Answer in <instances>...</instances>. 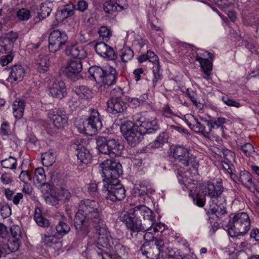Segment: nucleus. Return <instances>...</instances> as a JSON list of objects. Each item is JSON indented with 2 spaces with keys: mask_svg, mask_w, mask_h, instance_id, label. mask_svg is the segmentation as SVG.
<instances>
[{
  "mask_svg": "<svg viewBox=\"0 0 259 259\" xmlns=\"http://www.w3.org/2000/svg\"><path fill=\"white\" fill-rule=\"evenodd\" d=\"M75 92L78 97L81 99L88 100L92 98L93 92L86 86H79L75 88Z\"/></svg>",
  "mask_w": 259,
  "mask_h": 259,
  "instance_id": "nucleus-33",
  "label": "nucleus"
},
{
  "mask_svg": "<svg viewBox=\"0 0 259 259\" xmlns=\"http://www.w3.org/2000/svg\"><path fill=\"white\" fill-rule=\"evenodd\" d=\"M137 126L142 130V132L145 134L151 133V130L155 131L158 128V121L155 118H151L146 121L138 120L136 121Z\"/></svg>",
  "mask_w": 259,
  "mask_h": 259,
  "instance_id": "nucleus-23",
  "label": "nucleus"
},
{
  "mask_svg": "<svg viewBox=\"0 0 259 259\" xmlns=\"http://www.w3.org/2000/svg\"><path fill=\"white\" fill-rule=\"evenodd\" d=\"M58 234L63 236L67 234L70 231V227L68 224L63 222H59L56 227Z\"/></svg>",
  "mask_w": 259,
  "mask_h": 259,
  "instance_id": "nucleus-46",
  "label": "nucleus"
},
{
  "mask_svg": "<svg viewBox=\"0 0 259 259\" xmlns=\"http://www.w3.org/2000/svg\"><path fill=\"white\" fill-rule=\"evenodd\" d=\"M210 54L204 50H198L195 56V60L200 64V67L204 74L203 78L207 80L211 79V74L212 70V62L208 60L207 57L211 58Z\"/></svg>",
  "mask_w": 259,
  "mask_h": 259,
  "instance_id": "nucleus-9",
  "label": "nucleus"
},
{
  "mask_svg": "<svg viewBox=\"0 0 259 259\" xmlns=\"http://www.w3.org/2000/svg\"><path fill=\"white\" fill-rule=\"evenodd\" d=\"M103 177L105 197L112 202L120 201L125 197V190L118 178L122 174V166L112 159H107L100 165Z\"/></svg>",
  "mask_w": 259,
  "mask_h": 259,
  "instance_id": "nucleus-3",
  "label": "nucleus"
},
{
  "mask_svg": "<svg viewBox=\"0 0 259 259\" xmlns=\"http://www.w3.org/2000/svg\"><path fill=\"white\" fill-rule=\"evenodd\" d=\"M46 202L52 205H55L59 203L60 202L58 199V197L55 193L51 194V195L46 196L45 198Z\"/></svg>",
  "mask_w": 259,
  "mask_h": 259,
  "instance_id": "nucleus-55",
  "label": "nucleus"
},
{
  "mask_svg": "<svg viewBox=\"0 0 259 259\" xmlns=\"http://www.w3.org/2000/svg\"><path fill=\"white\" fill-rule=\"evenodd\" d=\"M74 225L79 236H86L91 226L95 228V240L98 245L110 250L112 248L111 235L103 218L102 210L99 203L95 200L85 199L80 201L79 209L76 213Z\"/></svg>",
  "mask_w": 259,
  "mask_h": 259,
  "instance_id": "nucleus-2",
  "label": "nucleus"
},
{
  "mask_svg": "<svg viewBox=\"0 0 259 259\" xmlns=\"http://www.w3.org/2000/svg\"><path fill=\"white\" fill-rule=\"evenodd\" d=\"M1 180L2 182L5 185L9 184L12 181L10 175L7 172H4L2 175Z\"/></svg>",
  "mask_w": 259,
  "mask_h": 259,
  "instance_id": "nucleus-63",
  "label": "nucleus"
},
{
  "mask_svg": "<svg viewBox=\"0 0 259 259\" xmlns=\"http://www.w3.org/2000/svg\"><path fill=\"white\" fill-rule=\"evenodd\" d=\"M7 80L10 82L21 81L25 75V70L21 64H16L10 67Z\"/></svg>",
  "mask_w": 259,
  "mask_h": 259,
  "instance_id": "nucleus-19",
  "label": "nucleus"
},
{
  "mask_svg": "<svg viewBox=\"0 0 259 259\" xmlns=\"http://www.w3.org/2000/svg\"><path fill=\"white\" fill-rule=\"evenodd\" d=\"M50 65L49 56L44 55H39L35 62V66L39 73H44L47 71Z\"/></svg>",
  "mask_w": 259,
  "mask_h": 259,
  "instance_id": "nucleus-28",
  "label": "nucleus"
},
{
  "mask_svg": "<svg viewBox=\"0 0 259 259\" xmlns=\"http://www.w3.org/2000/svg\"><path fill=\"white\" fill-rule=\"evenodd\" d=\"M20 245V239L12 238L9 240L8 244H4V248L7 250V249L10 250L11 252H14L18 250Z\"/></svg>",
  "mask_w": 259,
  "mask_h": 259,
  "instance_id": "nucleus-44",
  "label": "nucleus"
},
{
  "mask_svg": "<svg viewBox=\"0 0 259 259\" xmlns=\"http://www.w3.org/2000/svg\"><path fill=\"white\" fill-rule=\"evenodd\" d=\"M1 214L4 218L9 217L11 214V208L9 205H4L1 208Z\"/></svg>",
  "mask_w": 259,
  "mask_h": 259,
  "instance_id": "nucleus-61",
  "label": "nucleus"
},
{
  "mask_svg": "<svg viewBox=\"0 0 259 259\" xmlns=\"http://www.w3.org/2000/svg\"><path fill=\"white\" fill-rule=\"evenodd\" d=\"M25 103L23 99H16L12 105L13 113L16 119L22 118L25 110Z\"/></svg>",
  "mask_w": 259,
  "mask_h": 259,
  "instance_id": "nucleus-26",
  "label": "nucleus"
},
{
  "mask_svg": "<svg viewBox=\"0 0 259 259\" xmlns=\"http://www.w3.org/2000/svg\"><path fill=\"white\" fill-rule=\"evenodd\" d=\"M17 17L20 20L26 21L30 19L31 13L28 9L22 8L17 11Z\"/></svg>",
  "mask_w": 259,
  "mask_h": 259,
  "instance_id": "nucleus-47",
  "label": "nucleus"
},
{
  "mask_svg": "<svg viewBox=\"0 0 259 259\" xmlns=\"http://www.w3.org/2000/svg\"><path fill=\"white\" fill-rule=\"evenodd\" d=\"M100 37L102 39H108L111 35V32L110 29L106 26H101L98 31Z\"/></svg>",
  "mask_w": 259,
  "mask_h": 259,
  "instance_id": "nucleus-49",
  "label": "nucleus"
},
{
  "mask_svg": "<svg viewBox=\"0 0 259 259\" xmlns=\"http://www.w3.org/2000/svg\"><path fill=\"white\" fill-rule=\"evenodd\" d=\"M89 73L97 82V84L102 83L104 85L110 86L116 81L117 75L115 69L111 66L104 68L93 66L89 69Z\"/></svg>",
  "mask_w": 259,
  "mask_h": 259,
  "instance_id": "nucleus-5",
  "label": "nucleus"
},
{
  "mask_svg": "<svg viewBox=\"0 0 259 259\" xmlns=\"http://www.w3.org/2000/svg\"><path fill=\"white\" fill-rule=\"evenodd\" d=\"M48 118L53 122L55 127L62 129L67 123V117L65 111L60 109H52L48 112Z\"/></svg>",
  "mask_w": 259,
  "mask_h": 259,
  "instance_id": "nucleus-13",
  "label": "nucleus"
},
{
  "mask_svg": "<svg viewBox=\"0 0 259 259\" xmlns=\"http://www.w3.org/2000/svg\"><path fill=\"white\" fill-rule=\"evenodd\" d=\"M207 125L209 127V132L212 128H219L227 122V119L223 117H219L213 122L210 120H205Z\"/></svg>",
  "mask_w": 259,
  "mask_h": 259,
  "instance_id": "nucleus-41",
  "label": "nucleus"
},
{
  "mask_svg": "<svg viewBox=\"0 0 259 259\" xmlns=\"http://www.w3.org/2000/svg\"><path fill=\"white\" fill-rule=\"evenodd\" d=\"M75 6V10L79 11L81 12H84L88 8V4L83 0H80Z\"/></svg>",
  "mask_w": 259,
  "mask_h": 259,
  "instance_id": "nucleus-57",
  "label": "nucleus"
},
{
  "mask_svg": "<svg viewBox=\"0 0 259 259\" xmlns=\"http://www.w3.org/2000/svg\"><path fill=\"white\" fill-rule=\"evenodd\" d=\"M241 149L244 153L247 156H250L254 152V148L250 143H246L241 147Z\"/></svg>",
  "mask_w": 259,
  "mask_h": 259,
  "instance_id": "nucleus-56",
  "label": "nucleus"
},
{
  "mask_svg": "<svg viewBox=\"0 0 259 259\" xmlns=\"http://www.w3.org/2000/svg\"><path fill=\"white\" fill-rule=\"evenodd\" d=\"M147 60L154 64V66H156V65H159V59L157 56L152 51L148 50L147 52Z\"/></svg>",
  "mask_w": 259,
  "mask_h": 259,
  "instance_id": "nucleus-54",
  "label": "nucleus"
},
{
  "mask_svg": "<svg viewBox=\"0 0 259 259\" xmlns=\"http://www.w3.org/2000/svg\"><path fill=\"white\" fill-rule=\"evenodd\" d=\"M7 55H4L1 58V64L2 66H5L12 61L14 55L13 52L7 53Z\"/></svg>",
  "mask_w": 259,
  "mask_h": 259,
  "instance_id": "nucleus-53",
  "label": "nucleus"
},
{
  "mask_svg": "<svg viewBox=\"0 0 259 259\" xmlns=\"http://www.w3.org/2000/svg\"><path fill=\"white\" fill-rule=\"evenodd\" d=\"M41 161L45 166H50L55 161V155L52 151H48L41 154Z\"/></svg>",
  "mask_w": 259,
  "mask_h": 259,
  "instance_id": "nucleus-36",
  "label": "nucleus"
},
{
  "mask_svg": "<svg viewBox=\"0 0 259 259\" xmlns=\"http://www.w3.org/2000/svg\"><path fill=\"white\" fill-rule=\"evenodd\" d=\"M154 246L160 251L161 254L165 250V249L169 248L165 246L163 240L161 239L155 240V245Z\"/></svg>",
  "mask_w": 259,
  "mask_h": 259,
  "instance_id": "nucleus-59",
  "label": "nucleus"
},
{
  "mask_svg": "<svg viewBox=\"0 0 259 259\" xmlns=\"http://www.w3.org/2000/svg\"><path fill=\"white\" fill-rule=\"evenodd\" d=\"M68 36L64 31L53 30L49 37V49L52 52L60 50L66 44Z\"/></svg>",
  "mask_w": 259,
  "mask_h": 259,
  "instance_id": "nucleus-10",
  "label": "nucleus"
},
{
  "mask_svg": "<svg viewBox=\"0 0 259 259\" xmlns=\"http://www.w3.org/2000/svg\"><path fill=\"white\" fill-rule=\"evenodd\" d=\"M41 241L45 246L54 249L60 248L62 246L61 242L56 237V235L49 231L41 235Z\"/></svg>",
  "mask_w": 259,
  "mask_h": 259,
  "instance_id": "nucleus-22",
  "label": "nucleus"
},
{
  "mask_svg": "<svg viewBox=\"0 0 259 259\" xmlns=\"http://www.w3.org/2000/svg\"><path fill=\"white\" fill-rule=\"evenodd\" d=\"M239 181L246 187H250L252 184V176L247 171H241L240 172Z\"/></svg>",
  "mask_w": 259,
  "mask_h": 259,
  "instance_id": "nucleus-39",
  "label": "nucleus"
},
{
  "mask_svg": "<svg viewBox=\"0 0 259 259\" xmlns=\"http://www.w3.org/2000/svg\"><path fill=\"white\" fill-rule=\"evenodd\" d=\"M49 92L52 97L62 99L67 95L65 83L60 79L55 80L49 88Z\"/></svg>",
  "mask_w": 259,
  "mask_h": 259,
  "instance_id": "nucleus-17",
  "label": "nucleus"
},
{
  "mask_svg": "<svg viewBox=\"0 0 259 259\" xmlns=\"http://www.w3.org/2000/svg\"><path fill=\"white\" fill-rule=\"evenodd\" d=\"M134 194L135 196H139L141 197L140 200L141 201H146L149 198V195L147 194L145 183H141L138 185H136L134 188Z\"/></svg>",
  "mask_w": 259,
  "mask_h": 259,
  "instance_id": "nucleus-32",
  "label": "nucleus"
},
{
  "mask_svg": "<svg viewBox=\"0 0 259 259\" xmlns=\"http://www.w3.org/2000/svg\"><path fill=\"white\" fill-rule=\"evenodd\" d=\"M107 105L108 112L112 114L122 112L126 108L125 103L119 97H111Z\"/></svg>",
  "mask_w": 259,
  "mask_h": 259,
  "instance_id": "nucleus-20",
  "label": "nucleus"
},
{
  "mask_svg": "<svg viewBox=\"0 0 259 259\" xmlns=\"http://www.w3.org/2000/svg\"><path fill=\"white\" fill-rule=\"evenodd\" d=\"M128 7L126 0H108L103 5L104 11L109 14L126 10Z\"/></svg>",
  "mask_w": 259,
  "mask_h": 259,
  "instance_id": "nucleus-16",
  "label": "nucleus"
},
{
  "mask_svg": "<svg viewBox=\"0 0 259 259\" xmlns=\"http://www.w3.org/2000/svg\"><path fill=\"white\" fill-rule=\"evenodd\" d=\"M85 144L84 140L77 138L72 144V148L76 151V156L79 162L81 163L88 164L92 159V155L85 146Z\"/></svg>",
  "mask_w": 259,
  "mask_h": 259,
  "instance_id": "nucleus-11",
  "label": "nucleus"
},
{
  "mask_svg": "<svg viewBox=\"0 0 259 259\" xmlns=\"http://www.w3.org/2000/svg\"><path fill=\"white\" fill-rule=\"evenodd\" d=\"M2 167L5 169H15L17 166V160L14 157L9 156L8 158L4 157L1 160Z\"/></svg>",
  "mask_w": 259,
  "mask_h": 259,
  "instance_id": "nucleus-35",
  "label": "nucleus"
},
{
  "mask_svg": "<svg viewBox=\"0 0 259 259\" xmlns=\"http://www.w3.org/2000/svg\"><path fill=\"white\" fill-rule=\"evenodd\" d=\"M23 198V194L21 192H19L14 195L11 200L15 205H17L22 201Z\"/></svg>",
  "mask_w": 259,
  "mask_h": 259,
  "instance_id": "nucleus-62",
  "label": "nucleus"
},
{
  "mask_svg": "<svg viewBox=\"0 0 259 259\" xmlns=\"http://www.w3.org/2000/svg\"><path fill=\"white\" fill-rule=\"evenodd\" d=\"M184 120L194 132L201 134L205 137H208L210 132L206 131L205 126L201 124L193 115L191 114L185 115L184 117Z\"/></svg>",
  "mask_w": 259,
  "mask_h": 259,
  "instance_id": "nucleus-15",
  "label": "nucleus"
},
{
  "mask_svg": "<svg viewBox=\"0 0 259 259\" xmlns=\"http://www.w3.org/2000/svg\"><path fill=\"white\" fill-rule=\"evenodd\" d=\"M17 38V33L13 31L3 34L0 38V52L3 53L13 52V44Z\"/></svg>",
  "mask_w": 259,
  "mask_h": 259,
  "instance_id": "nucleus-14",
  "label": "nucleus"
},
{
  "mask_svg": "<svg viewBox=\"0 0 259 259\" xmlns=\"http://www.w3.org/2000/svg\"><path fill=\"white\" fill-rule=\"evenodd\" d=\"M97 147L99 152L110 155L109 141L104 137L96 138Z\"/></svg>",
  "mask_w": 259,
  "mask_h": 259,
  "instance_id": "nucleus-29",
  "label": "nucleus"
},
{
  "mask_svg": "<svg viewBox=\"0 0 259 259\" xmlns=\"http://www.w3.org/2000/svg\"><path fill=\"white\" fill-rule=\"evenodd\" d=\"M19 168L21 169L20 174L19 175L20 181L25 184L29 183L31 181V177L29 172L27 170L22 169V165L19 166Z\"/></svg>",
  "mask_w": 259,
  "mask_h": 259,
  "instance_id": "nucleus-50",
  "label": "nucleus"
},
{
  "mask_svg": "<svg viewBox=\"0 0 259 259\" xmlns=\"http://www.w3.org/2000/svg\"><path fill=\"white\" fill-rule=\"evenodd\" d=\"M168 137L165 133H161L153 142L152 147L158 148L167 142Z\"/></svg>",
  "mask_w": 259,
  "mask_h": 259,
  "instance_id": "nucleus-45",
  "label": "nucleus"
},
{
  "mask_svg": "<svg viewBox=\"0 0 259 259\" xmlns=\"http://www.w3.org/2000/svg\"><path fill=\"white\" fill-rule=\"evenodd\" d=\"M137 122L133 123L127 121L122 124L120 126L121 132L126 140L128 144L131 146H135L141 141L143 135L142 130L137 126Z\"/></svg>",
  "mask_w": 259,
  "mask_h": 259,
  "instance_id": "nucleus-8",
  "label": "nucleus"
},
{
  "mask_svg": "<svg viewBox=\"0 0 259 259\" xmlns=\"http://www.w3.org/2000/svg\"><path fill=\"white\" fill-rule=\"evenodd\" d=\"M88 126H90L92 132L96 133L102 127V122L99 111L95 109L89 110V116L88 118Z\"/></svg>",
  "mask_w": 259,
  "mask_h": 259,
  "instance_id": "nucleus-18",
  "label": "nucleus"
},
{
  "mask_svg": "<svg viewBox=\"0 0 259 259\" xmlns=\"http://www.w3.org/2000/svg\"><path fill=\"white\" fill-rule=\"evenodd\" d=\"M1 133L5 136H8L12 134L11 129L10 128V124L6 121H4L1 126Z\"/></svg>",
  "mask_w": 259,
  "mask_h": 259,
  "instance_id": "nucleus-52",
  "label": "nucleus"
},
{
  "mask_svg": "<svg viewBox=\"0 0 259 259\" xmlns=\"http://www.w3.org/2000/svg\"><path fill=\"white\" fill-rule=\"evenodd\" d=\"M82 69V64L79 59H74L70 61L67 65L66 70L68 75L79 73Z\"/></svg>",
  "mask_w": 259,
  "mask_h": 259,
  "instance_id": "nucleus-27",
  "label": "nucleus"
},
{
  "mask_svg": "<svg viewBox=\"0 0 259 259\" xmlns=\"http://www.w3.org/2000/svg\"><path fill=\"white\" fill-rule=\"evenodd\" d=\"M199 189L204 196H209L212 199V203L209 205L210 210L211 213L218 217L219 214V206L215 202V200L222 198L221 194L223 188L221 184L217 182V184L214 185L210 182H204L199 185Z\"/></svg>",
  "mask_w": 259,
  "mask_h": 259,
  "instance_id": "nucleus-7",
  "label": "nucleus"
},
{
  "mask_svg": "<svg viewBox=\"0 0 259 259\" xmlns=\"http://www.w3.org/2000/svg\"><path fill=\"white\" fill-rule=\"evenodd\" d=\"M250 236L251 239L255 241H259V229L257 228H253L250 233Z\"/></svg>",
  "mask_w": 259,
  "mask_h": 259,
  "instance_id": "nucleus-64",
  "label": "nucleus"
},
{
  "mask_svg": "<svg viewBox=\"0 0 259 259\" xmlns=\"http://www.w3.org/2000/svg\"><path fill=\"white\" fill-rule=\"evenodd\" d=\"M66 54L79 60L84 59L87 56V51L83 45L78 43L68 46L66 49Z\"/></svg>",
  "mask_w": 259,
  "mask_h": 259,
  "instance_id": "nucleus-21",
  "label": "nucleus"
},
{
  "mask_svg": "<svg viewBox=\"0 0 259 259\" xmlns=\"http://www.w3.org/2000/svg\"><path fill=\"white\" fill-rule=\"evenodd\" d=\"M178 179L179 183L182 186V188L184 190H188L189 191V195L193 199L194 203L199 207H202L204 205L205 199L204 198H201L197 193V186L196 183H189L187 186V184L183 181V177L181 175L178 176Z\"/></svg>",
  "mask_w": 259,
  "mask_h": 259,
  "instance_id": "nucleus-12",
  "label": "nucleus"
},
{
  "mask_svg": "<svg viewBox=\"0 0 259 259\" xmlns=\"http://www.w3.org/2000/svg\"><path fill=\"white\" fill-rule=\"evenodd\" d=\"M162 259H181L178 253L172 248L165 249V250L161 254Z\"/></svg>",
  "mask_w": 259,
  "mask_h": 259,
  "instance_id": "nucleus-42",
  "label": "nucleus"
},
{
  "mask_svg": "<svg viewBox=\"0 0 259 259\" xmlns=\"http://www.w3.org/2000/svg\"><path fill=\"white\" fill-rule=\"evenodd\" d=\"M74 11V5L72 4H67L57 11L56 14V19L58 22H62L64 20L72 16Z\"/></svg>",
  "mask_w": 259,
  "mask_h": 259,
  "instance_id": "nucleus-25",
  "label": "nucleus"
},
{
  "mask_svg": "<svg viewBox=\"0 0 259 259\" xmlns=\"http://www.w3.org/2000/svg\"><path fill=\"white\" fill-rule=\"evenodd\" d=\"M53 8V4L52 2L46 1L42 3L40 6V11L39 13V19H43L48 17Z\"/></svg>",
  "mask_w": 259,
  "mask_h": 259,
  "instance_id": "nucleus-34",
  "label": "nucleus"
},
{
  "mask_svg": "<svg viewBox=\"0 0 259 259\" xmlns=\"http://www.w3.org/2000/svg\"><path fill=\"white\" fill-rule=\"evenodd\" d=\"M112 248L109 250L110 254L115 253L120 257H122L125 254V248L119 242V240L116 239H112Z\"/></svg>",
  "mask_w": 259,
  "mask_h": 259,
  "instance_id": "nucleus-31",
  "label": "nucleus"
},
{
  "mask_svg": "<svg viewBox=\"0 0 259 259\" xmlns=\"http://www.w3.org/2000/svg\"><path fill=\"white\" fill-rule=\"evenodd\" d=\"M34 219L40 227H46L49 225V221L42 217L41 210L39 207H36L35 209Z\"/></svg>",
  "mask_w": 259,
  "mask_h": 259,
  "instance_id": "nucleus-37",
  "label": "nucleus"
},
{
  "mask_svg": "<svg viewBox=\"0 0 259 259\" xmlns=\"http://www.w3.org/2000/svg\"><path fill=\"white\" fill-rule=\"evenodd\" d=\"M35 177L36 181L40 185L46 184V176L45 170L42 167H38L35 169Z\"/></svg>",
  "mask_w": 259,
  "mask_h": 259,
  "instance_id": "nucleus-43",
  "label": "nucleus"
},
{
  "mask_svg": "<svg viewBox=\"0 0 259 259\" xmlns=\"http://www.w3.org/2000/svg\"><path fill=\"white\" fill-rule=\"evenodd\" d=\"M55 193L59 201L68 200L71 196V193L65 188H57Z\"/></svg>",
  "mask_w": 259,
  "mask_h": 259,
  "instance_id": "nucleus-40",
  "label": "nucleus"
},
{
  "mask_svg": "<svg viewBox=\"0 0 259 259\" xmlns=\"http://www.w3.org/2000/svg\"><path fill=\"white\" fill-rule=\"evenodd\" d=\"M109 141L110 156L113 157L120 155L124 148L123 145L121 144L118 141L115 139H109Z\"/></svg>",
  "mask_w": 259,
  "mask_h": 259,
  "instance_id": "nucleus-30",
  "label": "nucleus"
},
{
  "mask_svg": "<svg viewBox=\"0 0 259 259\" xmlns=\"http://www.w3.org/2000/svg\"><path fill=\"white\" fill-rule=\"evenodd\" d=\"M121 220L132 232L145 231L143 237L146 242L141 248V251L148 259H159L160 251L154 246H150L148 242L154 240L156 234L166 230V225L160 222L156 223L153 211L144 205L130 209L123 214Z\"/></svg>",
  "mask_w": 259,
  "mask_h": 259,
  "instance_id": "nucleus-1",
  "label": "nucleus"
},
{
  "mask_svg": "<svg viewBox=\"0 0 259 259\" xmlns=\"http://www.w3.org/2000/svg\"><path fill=\"white\" fill-rule=\"evenodd\" d=\"M88 191L91 195L97 196L98 192V184L96 182H91L88 186Z\"/></svg>",
  "mask_w": 259,
  "mask_h": 259,
  "instance_id": "nucleus-60",
  "label": "nucleus"
},
{
  "mask_svg": "<svg viewBox=\"0 0 259 259\" xmlns=\"http://www.w3.org/2000/svg\"><path fill=\"white\" fill-rule=\"evenodd\" d=\"M119 56L123 62H126L134 57L133 51L127 46H124L119 52Z\"/></svg>",
  "mask_w": 259,
  "mask_h": 259,
  "instance_id": "nucleus-38",
  "label": "nucleus"
},
{
  "mask_svg": "<svg viewBox=\"0 0 259 259\" xmlns=\"http://www.w3.org/2000/svg\"><path fill=\"white\" fill-rule=\"evenodd\" d=\"M153 73L154 78L153 79V84L155 86L159 80L162 79L161 73L160 72V66L156 65V66L153 67Z\"/></svg>",
  "mask_w": 259,
  "mask_h": 259,
  "instance_id": "nucleus-48",
  "label": "nucleus"
},
{
  "mask_svg": "<svg viewBox=\"0 0 259 259\" xmlns=\"http://www.w3.org/2000/svg\"><path fill=\"white\" fill-rule=\"evenodd\" d=\"M173 155L175 159L184 165L190 167L187 172L191 177L198 175V162L195 156L190 153L188 148L183 146H177L174 149Z\"/></svg>",
  "mask_w": 259,
  "mask_h": 259,
  "instance_id": "nucleus-6",
  "label": "nucleus"
},
{
  "mask_svg": "<svg viewBox=\"0 0 259 259\" xmlns=\"http://www.w3.org/2000/svg\"><path fill=\"white\" fill-rule=\"evenodd\" d=\"M95 49L96 53L101 57L113 59L114 57V52L113 49L103 42H99L96 44Z\"/></svg>",
  "mask_w": 259,
  "mask_h": 259,
  "instance_id": "nucleus-24",
  "label": "nucleus"
},
{
  "mask_svg": "<svg viewBox=\"0 0 259 259\" xmlns=\"http://www.w3.org/2000/svg\"><path fill=\"white\" fill-rule=\"evenodd\" d=\"M251 227V220L249 215L244 212L235 214L231 218L225 229L231 237L243 236L249 231Z\"/></svg>",
  "mask_w": 259,
  "mask_h": 259,
  "instance_id": "nucleus-4",
  "label": "nucleus"
},
{
  "mask_svg": "<svg viewBox=\"0 0 259 259\" xmlns=\"http://www.w3.org/2000/svg\"><path fill=\"white\" fill-rule=\"evenodd\" d=\"M222 100L225 104L229 106L235 107L236 108H239L241 107V104L240 103L231 99L227 96L222 97Z\"/></svg>",
  "mask_w": 259,
  "mask_h": 259,
  "instance_id": "nucleus-51",
  "label": "nucleus"
},
{
  "mask_svg": "<svg viewBox=\"0 0 259 259\" xmlns=\"http://www.w3.org/2000/svg\"><path fill=\"white\" fill-rule=\"evenodd\" d=\"M11 233L13 236L12 238L19 239L21 237V231L19 226L13 225L11 228Z\"/></svg>",
  "mask_w": 259,
  "mask_h": 259,
  "instance_id": "nucleus-58",
  "label": "nucleus"
}]
</instances>
